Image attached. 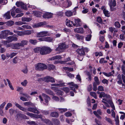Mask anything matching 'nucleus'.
Returning <instances> with one entry per match:
<instances>
[{"mask_svg": "<svg viewBox=\"0 0 125 125\" xmlns=\"http://www.w3.org/2000/svg\"><path fill=\"white\" fill-rule=\"evenodd\" d=\"M89 49L87 48H80L76 50V51L77 52L78 54L80 56L82 57L81 58H79V60L81 61L83 59V56L85 55V51L86 52H87L89 51Z\"/></svg>", "mask_w": 125, "mask_h": 125, "instance_id": "obj_1", "label": "nucleus"}, {"mask_svg": "<svg viewBox=\"0 0 125 125\" xmlns=\"http://www.w3.org/2000/svg\"><path fill=\"white\" fill-rule=\"evenodd\" d=\"M68 47V46L66 45L64 43H60L58 44V47L55 49V51L60 53L63 52Z\"/></svg>", "mask_w": 125, "mask_h": 125, "instance_id": "obj_2", "label": "nucleus"}, {"mask_svg": "<svg viewBox=\"0 0 125 125\" xmlns=\"http://www.w3.org/2000/svg\"><path fill=\"white\" fill-rule=\"evenodd\" d=\"M52 51L49 47L43 46L41 47L40 54L42 55H45L50 53Z\"/></svg>", "mask_w": 125, "mask_h": 125, "instance_id": "obj_3", "label": "nucleus"}, {"mask_svg": "<svg viewBox=\"0 0 125 125\" xmlns=\"http://www.w3.org/2000/svg\"><path fill=\"white\" fill-rule=\"evenodd\" d=\"M13 34V33L10 32L9 30H6L2 31L0 34V39H5L8 35H12Z\"/></svg>", "mask_w": 125, "mask_h": 125, "instance_id": "obj_4", "label": "nucleus"}, {"mask_svg": "<svg viewBox=\"0 0 125 125\" xmlns=\"http://www.w3.org/2000/svg\"><path fill=\"white\" fill-rule=\"evenodd\" d=\"M96 93L97 94H99V97L100 98H104L103 99L102 101H106L107 100L110 98V96L109 95L105 94L104 92H100L99 91H97Z\"/></svg>", "mask_w": 125, "mask_h": 125, "instance_id": "obj_5", "label": "nucleus"}, {"mask_svg": "<svg viewBox=\"0 0 125 125\" xmlns=\"http://www.w3.org/2000/svg\"><path fill=\"white\" fill-rule=\"evenodd\" d=\"M35 69L37 70H43L47 68V66L44 64L39 63L35 65Z\"/></svg>", "mask_w": 125, "mask_h": 125, "instance_id": "obj_6", "label": "nucleus"}, {"mask_svg": "<svg viewBox=\"0 0 125 125\" xmlns=\"http://www.w3.org/2000/svg\"><path fill=\"white\" fill-rule=\"evenodd\" d=\"M43 80L45 82L51 83H55V81L54 78L50 76H47L43 78Z\"/></svg>", "mask_w": 125, "mask_h": 125, "instance_id": "obj_7", "label": "nucleus"}, {"mask_svg": "<svg viewBox=\"0 0 125 125\" xmlns=\"http://www.w3.org/2000/svg\"><path fill=\"white\" fill-rule=\"evenodd\" d=\"M42 95L44 97L45 103H44L46 105H47L48 104V102L51 100L50 97L44 94H43Z\"/></svg>", "mask_w": 125, "mask_h": 125, "instance_id": "obj_8", "label": "nucleus"}, {"mask_svg": "<svg viewBox=\"0 0 125 125\" xmlns=\"http://www.w3.org/2000/svg\"><path fill=\"white\" fill-rule=\"evenodd\" d=\"M26 114L28 115L31 117L36 118H42V115H38L27 112Z\"/></svg>", "mask_w": 125, "mask_h": 125, "instance_id": "obj_9", "label": "nucleus"}, {"mask_svg": "<svg viewBox=\"0 0 125 125\" xmlns=\"http://www.w3.org/2000/svg\"><path fill=\"white\" fill-rule=\"evenodd\" d=\"M16 4L18 7H21L23 9L26 10V6L23 3L21 2H17L16 3Z\"/></svg>", "mask_w": 125, "mask_h": 125, "instance_id": "obj_10", "label": "nucleus"}, {"mask_svg": "<svg viewBox=\"0 0 125 125\" xmlns=\"http://www.w3.org/2000/svg\"><path fill=\"white\" fill-rule=\"evenodd\" d=\"M48 33L47 31L41 32L37 33L36 36L38 37L45 36H46Z\"/></svg>", "mask_w": 125, "mask_h": 125, "instance_id": "obj_11", "label": "nucleus"}, {"mask_svg": "<svg viewBox=\"0 0 125 125\" xmlns=\"http://www.w3.org/2000/svg\"><path fill=\"white\" fill-rule=\"evenodd\" d=\"M8 42L9 43L12 41H17V38L14 36L8 37L7 38Z\"/></svg>", "mask_w": 125, "mask_h": 125, "instance_id": "obj_12", "label": "nucleus"}, {"mask_svg": "<svg viewBox=\"0 0 125 125\" xmlns=\"http://www.w3.org/2000/svg\"><path fill=\"white\" fill-rule=\"evenodd\" d=\"M28 111L32 112L33 113L38 114H39V112L37 109L36 108L29 107L28 108Z\"/></svg>", "mask_w": 125, "mask_h": 125, "instance_id": "obj_13", "label": "nucleus"}, {"mask_svg": "<svg viewBox=\"0 0 125 125\" xmlns=\"http://www.w3.org/2000/svg\"><path fill=\"white\" fill-rule=\"evenodd\" d=\"M101 9L103 10L104 14L105 16L108 17L110 16V13L106 9L104 6H103L101 7Z\"/></svg>", "mask_w": 125, "mask_h": 125, "instance_id": "obj_14", "label": "nucleus"}, {"mask_svg": "<svg viewBox=\"0 0 125 125\" xmlns=\"http://www.w3.org/2000/svg\"><path fill=\"white\" fill-rule=\"evenodd\" d=\"M52 13L49 12H46L44 14L43 17L44 18H50L52 17Z\"/></svg>", "mask_w": 125, "mask_h": 125, "instance_id": "obj_15", "label": "nucleus"}, {"mask_svg": "<svg viewBox=\"0 0 125 125\" xmlns=\"http://www.w3.org/2000/svg\"><path fill=\"white\" fill-rule=\"evenodd\" d=\"M12 49H18L21 48V47L19 43H13L12 44Z\"/></svg>", "mask_w": 125, "mask_h": 125, "instance_id": "obj_16", "label": "nucleus"}, {"mask_svg": "<svg viewBox=\"0 0 125 125\" xmlns=\"http://www.w3.org/2000/svg\"><path fill=\"white\" fill-rule=\"evenodd\" d=\"M45 23V22H41L40 23L34 24L33 26L34 28H37L41 27V26L44 25Z\"/></svg>", "mask_w": 125, "mask_h": 125, "instance_id": "obj_17", "label": "nucleus"}, {"mask_svg": "<svg viewBox=\"0 0 125 125\" xmlns=\"http://www.w3.org/2000/svg\"><path fill=\"white\" fill-rule=\"evenodd\" d=\"M32 13L37 17H40L42 14V12L38 10L33 11Z\"/></svg>", "mask_w": 125, "mask_h": 125, "instance_id": "obj_18", "label": "nucleus"}, {"mask_svg": "<svg viewBox=\"0 0 125 125\" xmlns=\"http://www.w3.org/2000/svg\"><path fill=\"white\" fill-rule=\"evenodd\" d=\"M28 42V41L25 40H23L21 41V42L19 43L21 47H23L25 45H27Z\"/></svg>", "mask_w": 125, "mask_h": 125, "instance_id": "obj_19", "label": "nucleus"}, {"mask_svg": "<svg viewBox=\"0 0 125 125\" xmlns=\"http://www.w3.org/2000/svg\"><path fill=\"white\" fill-rule=\"evenodd\" d=\"M74 20L75 23H74V24H73V25L74 26H75L76 25V26H80L81 22L80 20L79 19H75Z\"/></svg>", "mask_w": 125, "mask_h": 125, "instance_id": "obj_20", "label": "nucleus"}, {"mask_svg": "<svg viewBox=\"0 0 125 125\" xmlns=\"http://www.w3.org/2000/svg\"><path fill=\"white\" fill-rule=\"evenodd\" d=\"M108 5L109 6L115 7L116 5V1L115 0H109Z\"/></svg>", "mask_w": 125, "mask_h": 125, "instance_id": "obj_21", "label": "nucleus"}, {"mask_svg": "<svg viewBox=\"0 0 125 125\" xmlns=\"http://www.w3.org/2000/svg\"><path fill=\"white\" fill-rule=\"evenodd\" d=\"M15 106L18 107L20 110L24 112H26L27 109L26 108H25L21 106L18 103H16L15 104Z\"/></svg>", "mask_w": 125, "mask_h": 125, "instance_id": "obj_22", "label": "nucleus"}, {"mask_svg": "<svg viewBox=\"0 0 125 125\" xmlns=\"http://www.w3.org/2000/svg\"><path fill=\"white\" fill-rule=\"evenodd\" d=\"M10 11H8L3 15L4 18L6 19H10Z\"/></svg>", "mask_w": 125, "mask_h": 125, "instance_id": "obj_23", "label": "nucleus"}, {"mask_svg": "<svg viewBox=\"0 0 125 125\" xmlns=\"http://www.w3.org/2000/svg\"><path fill=\"white\" fill-rule=\"evenodd\" d=\"M66 25L69 27L73 26V24H74L73 21L67 19L66 20Z\"/></svg>", "mask_w": 125, "mask_h": 125, "instance_id": "obj_24", "label": "nucleus"}, {"mask_svg": "<svg viewBox=\"0 0 125 125\" xmlns=\"http://www.w3.org/2000/svg\"><path fill=\"white\" fill-rule=\"evenodd\" d=\"M32 19L31 18L26 17H22L21 18V21L23 22H29Z\"/></svg>", "mask_w": 125, "mask_h": 125, "instance_id": "obj_25", "label": "nucleus"}, {"mask_svg": "<svg viewBox=\"0 0 125 125\" xmlns=\"http://www.w3.org/2000/svg\"><path fill=\"white\" fill-rule=\"evenodd\" d=\"M75 32L78 33H82L83 32V28H76L74 29Z\"/></svg>", "mask_w": 125, "mask_h": 125, "instance_id": "obj_26", "label": "nucleus"}, {"mask_svg": "<svg viewBox=\"0 0 125 125\" xmlns=\"http://www.w3.org/2000/svg\"><path fill=\"white\" fill-rule=\"evenodd\" d=\"M65 15L67 17H70L73 15V12L71 10H68L65 12Z\"/></svg>", "mask_w": 125, "mask_h": 125, "instance_id": "obj_27", "label": "nucleus"}, {"mask_svg": "<svg viewBox=\"0 0 125 125\" xmlns=\"http://www.w3.org/2000/svg\"><path fill=\"white\" fill-rule=\"evenodd\" d=\"M110 98L111 97H110V98L109 99L107 100L106 101L110 105V106L112 109H115V107L113 102L112 101L110 100Z\"/></svg>", "mask_w": 125, "mask_h": 125, "instance_id": "obj_28", "label": "nucleus"}, {"mask_svg": "<svg viewBox=\"0 0 125 125\" xmlns=\"http://www.w3.org/2000/svg\"><path fill=\"white\" fill-rule=\"evenodd\" d=\"M50 115L53 117H57L59 116L58 113L56 112H52L50 114Z\"/></svg>", "mask_w": 125, "mask_h": 125, "instance_id": "obj_29", "label": "nucleus"}, {"mask_svg": "<svg viewBox=\"0 0 125 125\" xmlns=\"http://www.w3.org/2000/svg\"><path fill=\"white\" fill-rule=\"evenodd\" d=\"M64 83H61L57 84H52L51 85L52 86H55L61 87L64 85Z\"/></svg>", "mask_w": 125, "mask_h": 125, "instance_id": "obj_30", "label": "nucleus"}, {"mask_svg": "<svg viewBox=\"0 0 125 125\" xmlns=\"http://www.w3.org/2000/svg\"><path fill=\"white\" fill-rule=\"evenodd\" d=\"M32 30H29L25 31H24V35H28L31 34L33 32Z\"/></svg>", "mask_w": 125, "mask_h": 125, "instance_id": "obj_31", "label": "nucleus"}, {"mask_svg": "<svg viewBox=\"0 0 125 125\" xmlns=\"http://www.w3.org/2000/svg\"><path fill=\"white\" fill-rule=\"evenodd\" d=\"M86 75L88 76V78H86V79L89 81H90L92 80V76L91 74L88 72H87L86 73Z\"/></svg>", "mask_w": 125, "mask_h": 125, "instance_id": "obj_32", "label": "nucleus"}, {"mask_svg": "<svg viewBox=\"0 0 125 125\" xmlns=\"http://www.w3.org/2000/svg\"><path fill=\"white\" fill-rule=\"evenodd\" d=\"M61 58V57L60 56L57 55L54 56L51 58L49 59V60H53L55 59H60Z\"/></svg>", "mask_w": 125, "mask_h": 125, "instance_id": "obj_33", "label": "nucleus"}, {"mask_svg": "<svg viewBox=\"0 0 125 125\" xmlns=\"http://www.w3.org/2000/svg\"><path fill=\"white\" fill-rule=\"evenodd\" d=\"M44 90L47 94L52 95H54L53 92L50 90L45 89Z\"/></svg>", "mask_w": 125, "mask_h": 125, "instance_id": "obj_34", "label": "nucleus"}, {"mask_svg": "<svg viewBox=\"0 0 125 125\" xmlns=\"http://www.w3.org/2000/svg\"><path fill=\"white\" fill-rule=\"evenodd\" d=\"M67 2L68 3V5L67 6L65 5L64 4H63V6L64 8H68L72 4V2L69 0H67Z\"/></svg>", "mask_w": 125, "mask_h": 125, "instance_id": "obj_35", "label": "nucleus"}, {"mask_svg": "<svg viewBox=\"0 0 125 125\" xmlns=\"http://www.w3.org/2000/svg\"><path fill=\"white\" fill-rule=\"evenodd\" d=\"M29 42L33 44H36L37 42V41L36 40L30 39L29 40Z\"/></svg>", "mask_w": 125, "mask_h": 125, "instance_id": "obj_36", "label": "nucleus"}, {"mask_svg": "<svg viewBox=\"0 0 125 125\" xmlns=\"http://www.w3.org/2000/svg\"><path fill=\"white\" fill-rule=\"evenodd\" d=\"M44 41L47 42H52V39L49 37H44Z\"/></svg>", "mask_w": 125, "mask_h": 125, "instance_id": "obj_37", "label": "nucleus"}, {"mask_svg": "<svg viewBox=\"0 0 125 125\" xmlns=\"http://www.w3.org/2000/svg\"><path fill=\"white\" fill-rule=\"evenodd\" d=\"M14 22L12 21H9L6 23V25L9 26H11L14 24Z\"/></svg>", "mask_w": 125, "mask_h": 125, "instance_id": "obj_38", "label": "nucleus"}, {"mask_svg": "<svg viewBox=\"0 0 125 125\" xmlns=\"http://www.w3.org/2000/svg\"><path fill=\"white\" fill-rule=\"evenodd\" d=\"M115 118V124L116 125H119V117L118 115H116Z\"/></svg>", "mask_w": 125, "mask_h": 125, "instance_id": "obj_39", "label": "nucleus"}, {"mask_svg": "<svg viewBox=\"0 0 125 125\" xmlns=\"http://www.w3.org/2000/svg\"><path fill=\"white\" fill-rule=\"evenodd\" d=\"M57 109L60 111L59 113H62L67 110L66 108H58Z\"/></svg>", "mask_w": 125, "mask_h": 125, "instance_id": "obj_40", "label": "nucleus"}, {"mask_svg": "<svg viewBox=\"0 0 125 125\" xmlns=\"http://www.w3.org/2000/svg\"><path fill=\"white\" fill-rule=\"evenodd\" d=\"M41 47H39L35 48L34 49V51L35 53H40Z\"/></svg>", "mask_w": 125, "mask_h": 125, "instance_id": "obj_41", "label": "nucleus"}, {"mask_svg": "<svg viewBox=\"0 0 125 125\" xmlns=\"http://www.w3.org/2000/svg\"><path fill=\"white\" fill-rule=\"evenodd\" d=\"M94 81H95V83L97 84V85H99L100 83V82L99 81L98 78L97 76H95L94 78Z\"/></svg>", "mask_w": 125, "mask_h": 125, "instance_id": "obj_42", "label": "nucleus"}, {"mask_svg": "<svg viewBox=\"0 0 125 125\" xmlns=\"http://www.w3.org/2000/svg\"><path fill=\"white\" fill-rule=\"evenodd\" d=\"M105 119L108 122L111 124H112L113 122L112 120L110 118L105 117Z\"/></svg>", "mask_w": 125, "mask_h": 125, "instance_id": "obj_43", "label": "nucleus"}, {"mask_svg": "<svg viewBox=\"0 0 125 125\" xmlns=\"http://www.w3.org/2000/svg\"><path fill=\"white\" fill-rule=\"evenodd\" d=\"M63 69L66 70H67L70 72L73 71V69L72 68H69L67 67H64L63 68Z\"/></svg>", "mask_w": 125, "mask_h": 125, "instance_id": "obj_44", "label": "nucleus"}, {"mask_svg": "<svg viewBox=\"0 0 125 125\" xmlns=\"http://www.w3.org/2000/svg\"><path fill=\"white\" fill-rule=\"evenodd\" d=\"M68 84L69 85H72L74 86L76 88H77L78 87V86L77 84H74L73 82H71L68 83Z\"/></svg>", "mask_w": 125, "mask_h": 125, "instance_id": "obj_45", "label": "nucleus"}, {"mask_svg": "<svg viewBox=\"0 0 125 125\" xmlns=\"http://www.w3.org/2000/svg\"><path fill=\"white\" fill-rule=\"evenodd\" d=\"M20 59L17 57H16L13 59V62L14 63H17Z\"/></svg>", "mask_w": 125, "mask_h": 125, "instance_id": "obj_46", "label": "nucleus"}, {"mask_svg": "<svg viewBox=\"0 0 125 125\" xmlns=\"http://www.w3.org/2000/svg\"><path fill=\"white\" fill-rule=\"evenodd\" d=\"M76 37L79 40L81 39L83 40V36H81L78 34H76Z\"/></svg>", "mask_w": 125, "mask_h": 125, "instance_id": "obj_47", "label": "nucleus"}, {"mask_svg": "<svg viewBox=\"0 0 125 125\" xmlns=\"http://www.w3.org/2000/svg\"><path fill=\"white\" fill-rule=\"evenodd\" d=\"M6 80L8 82V83L10 88L11 90H13L14 89L12 85H11V83L9 80L8 79H7Z\"/></svg>", "mask_w": 125, "mask_h": 125, "instance_id": "obj_48", "label": "nucleus"}, {"mask_svg": "<svg viewBox=\"0 0 125 125\" xmlns=\"http://www.w3.org/2000/svg\"><path fill=\"white\" fill-rule=\"evenodd\" d=\"M97 21L100 23L102 24L103 23L102 20L100 17H98L97 18Z\"/></svg>", "mask_w": 125, "mask_h": 125, "instance_id": "obj_49", "label": "nucleus"}, {"mask_svg": "<svg viewBox=\"0 0 125 125\" xmlns=\"http://www.w3.org/2000/svg\"><path fill=\"white\" fill-rule=\"evenodd\" d=\"M92 36L91 34H89L86 37V40L87 41H90L91 39Z\"/></svg>", "mask_w": 125, "mask_h": 125, "instance_id": "obj_50", "label": "nucleus"}, {"mask_svg": "<svg viewBox=\"0 0 125 125\" xmlns=\"http://www.w3.org/2000/svg\"><path fill=\"white\" fill-rule=\"evenodd\" d=\"M115 25L116 27L118 28H120L121 26L119 23L118 21H116L115 22Z\"/></svg>", "mask_w": 125, "mask_h": 125, "instance_id": "obj_51", "label": "nucleus"}, {"mask_svg": "<svg viewBox=\"0 0 125 125\" xmlns=\"http://www.w3.org/2000/svg\"><path fill=\"white\" fill-rule=\"evenodd\" d=\"M22 27L24 28H26V29H31L32 28L31 26L26 25H24L22 26Z\"/></svg>", "mask_w": 125, "mask_h": 125, "instance_id": "obj_52", "label": "nucleus"}, {"mask_svg": "<svg viewBox=\"0 0 125 125\" xmlns=\"http://www.w3.org/2000/svg\"><path fill=\"white\" fill-rule=\"evenodd\" d=\"M104 58H101L100 60V63H106L107 62V61L104 60Z\"/></svg>", "mask_w": 125, "mask_h": 125, "instance_id": "obj_53", "label": "nucleus"}, {"mask_svg": "<svg viewBox=\"0 0 125 125\" xmlns=\"http://www.w3.org/2000/svg\"><path fill=\"white\" fill-rule=\"evenodd\" d=\"M25 23H24L21 21H19L16 22L15 23V24L16 25H22L23 24H25Z\"/></svg>", "mask_w": 125, "mask_h": 125, "instance_id": "obj_54", "label": "nucleus"}, {"mask_svg": "<svg viewBox=\"0 0 125 125\" xmlns=\"http://www.w3.org/2000/svg\"><path fill=\"white\" fill-rule=\"evenodd\" d=\"M27 83V82L26 80H24L23 82L21 83V84L24 86H26Z\"/></svg>", "mask_w": 125, "mask_h": 125, "instance_id": "obj_55", "label": "nucleus"}, {"mask_svg": "<svg viewBox=\"0 0 125 125\" xmlns=\"http://www.w3.org/2000/svg\"><path fill=\"white\" fill-rule=\"evenodd\" d=\"M62 90L64 91L66 93H68L69 91V88L67 87H63Z\"/></svg>", "mask_w": 125, "mask_h": 125, "instance_id": "obj_56", "label": "nucleus"}, {"mask_svg": "<svg viewBox=\"0 0 125 125\" xmlns=\"http://www.w3.org/2000/svg\"><path fill=\"white\" fill-rule=\"evenodd\" d=\"M122 73L124 74H125V65H123L121 67Z\"/></svg>", "mask_w": 125, "mask_h": 125, "instance_id": "obj_57", "label": "nucleus"}, {"mask_svg": "<svg viewBox=\"0 0 125 125\" xmlns=\"http://www.w3.org/2000/svg\"><path fill=\"white\" fill-rule=\"evenodd\" d=\"M12 104L10 103H9L7 104L5 108L6 110H7L8 109V108L12 106Z\"/></svg>", "mask_w": 125, "mask_h": 125, "instance_id": "obj_58", "label": "nucleus"}, {"mask_svg": "<svg viewBox=\"0 0 125 125\" xmlns=\"http://www.w3.org/2000/svg\"><path fill=\"white\" fill-rule=\"evenodd\" d=\"M7 3V0H0V4H6Z\"/></svg>", "mask_w": 125, "mask_h": 125, "instance_id": "obj_59", "label": "nucleus"}, {"mask_svg": "<svg viewBox=\"0 0 125 125\" xmlns=\"http://www.w3.org/2000/svg\"><path fill=\"white\" fill-rule=\"evenodd\" d=\"M52 98L53 100L56 101H58L60 100L59 98L56 96H53Z\"/></svg>", "mask_w": 125, "mask_h": 125, "instance_id": "obj_60", "label": "nucleus"}, {"mask_svg": "<svg viewBox=\"0 0 125 125\" xmlns=\"http://www.w3.org/2000/svg\"><path fill=\"white\" fill-rule=\"evenodd\" d=\"M48 68L50 70L53 69L55 68L54 66L52 64H50L48 65Z\"/></svg>", "mask_w": 125, "mask_h": 125, "instance_id": "obj_61", "label": "nucleus"}, {"mask_svg": "<svg viewBox=\"0 0 125 125\" xmlns=\"http://www.w3.org/2000/svg\"><path fill=\"white\" fill-rule=\"evenodd\" d=\"M102 82L104 84H108V80L105 79H104L102 81Z\"/></svg>", "mask_w": 125, "mask_h": 125, "instance_id": "obj_62", "label": "nucleus"}, {"mask_svg": "<svg viewBox=\"0 0 125 125\" xmlns=\"http://www.w3.org/2000/svg\"><path fill=\"white\" fill-rule=\"evenodd\" d=\"M67 75L70 78H73L74 77V75L73 74H72L70 73L67 72Z\"/></svg>", "mask_w": 125, "mask_h": 125, "instance_id": "obj_63", "label": "nucleus"}, {"mask_svg": "<svg viewBox=\"0 0 125 125\" xmlns=\"http://www.w3.org/2000/svg\"><path fill=\"white\" fill-rule=\"evenodd\" d=\"M98 90L100 91H104V87L102 86H99L98 88Z\"/></svg>", "mask_w": 125, "mask_h": 125, "instance_id": "obj_64", "label": "nucleus"}]
</instances>
